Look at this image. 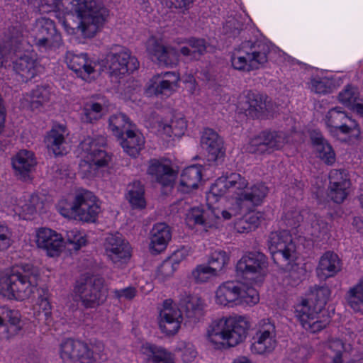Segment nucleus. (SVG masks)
Wrapping results in <instances>:
<instances>
[{
    "instance_id": "774afa93",
    "label": "nucleus",
    "mask_w": 363,
    "mask_h": 363,
    "mask_svg": "<svg viewBox=\"0 0 363 363\" xmlns=\"http://www.w3.org/2000/svg\"><path fill=\"white\" fill-rule=\"evenodd\" d=\"M286 225L291 228L300 226V223L303 220V215L296 210L288 211L284 216Z\"/></svg>"
},
{
    "instance_id": "ea45409f",
    "label": "nucleus",
    "mask_w": 363,
    "mask_h": 363,
    "mask_svg": "<svg viewBox=\"0 0 363 363\" xmlns=\"http://www.w3.org/2000/svg\"><path fill=\"white\" fill-rule=\"evenodd\" d=\"M311 140L317 156L327 164H333L335 162V153L331 145L319 133L311 135Z\"/></svg>"
},
{
    "instance_id": "bb28decb",
    "label": "nucleus",
    "mask_w": 363,
    "mask_h": 363,
    "mask_svg": "<svg viewBox=\"0 0 363 363\" xmlns=\"http://www.w3.org/2000/svg\"><path fill=\"white\" fill-rule=\"evenodd\" d=\"M13 63L14 71L26 82L37 76L41 69L37 57L29 54L21 56Z\"/></svg>"
},
{
    "instance_id": "39448f33",
    "label": "nucleus",
    "mask_w": 363,
    "mask_h": 363,
    "mask_svg": "<svg viewBox=\"0 0 363 363\" xmlns=\"http://www.w3.org/2000/svg\"><path fill=\"white\" fill-rule=\"evenodd\" d=\"M104 143V138L87 137L79 145L78 155L82 157L79 165L84 176H97L101 169L108 167L111 156L102 149Z\"/></svg>"
},
{
    "instance_id": "aec40b11",
    "label": "nucleus",
    "mask_w": 363,
    "mask_h": 363,
    "mask_svg": "<svg viewBox=\"0 0 363 363\" xmlns=\"http://www.w3.org/2000/svg\"><path fill=\"white\" fill-rule=\"evenodd\" d=\"M104 247L106 255L115 264L126 262L131 256L129 243L119 233L108 235Z\"/></svg>"
},
{
    "instance_id": "c03bdc74",
    "label": "nucleus",
    "mask_w": 363,
    "mask_h": 363,
    "mask_svg": "<svg viewBox=\"0 0 363 363\" xmlns=\"http://www.w3.org/2000/svg\"><path fill=\"white\" fill-rule=\"evenodd\" d=\"M107 106V103L104 97L99 99V101H89L84 104L81 113V120L85 123H94L100 119L104 110Z\"/></svg>"
},
{
    "instance_id": "c85d7f7f",
    "label": "nucleus",
    "mask_w": 363,
    "mask_h": 363,
    "mask_svg": "<svg viewBox=\"0 0 363 363\" xmlns=\"http://www.w3.org/2000/svg\"><path fill=\"white\" fill-rule=\"evenodd\" d=\"M342 263L338 255L333 252H326L320 258L316 272L321 279L334 277L341 270Z\"/></svg>"
},
{
    "instance_id": "72a5a7b5",
    "label": "nucleus",
    "mask_w": 363,
    "mask_h": 363,
    "mask_svg": "<svg viewBox=\"0 0 363 363\" xmlns=\"http://www.w3.org/2000/svg\"><path fill=\"white\" fill-rule=\"evenodd\" d=\"M37 162L34 153L27 150H20L12 158V166L16 174L26 178L33 171Z\"/></svg>"
},
{
    "instance_id": "f03ea898",
    "label": "nucleus",
    "mask_w": 363,
    "mask_h": 363,
    "mask_svg": "<svg viewBox=\"0 0 363 363\" xmlns=\"http://www.w3.org/2000/svg\"><path fill=\"white\" fill-rule=\"evenodd\" d=\"M36 2L40 11L60 12L76 16L77 29L85 38L93 37L107 20L108 10L100 0H28Z\"/></svg>"
},
{
    "instance_id": "3c124183",
    "label": "nucleus",
    "mask_w": 363,
    "mask_h": 363,
    "mask_svg": "<svg viewBox=\"0 0 363 363\" xmlns=\"http://www.w3.org/2000/svg\"><path fill=\"white\" fill-rule=\"evenodd\" d=\"M259 301V295L253 288L239 284L238 297L237 306L252 307Z\"/></svg>"
},
{
    "instance_id": "cd10ccee",
    "label": "nucleus",
    "mask_w": 363,
    "mask_h": 363,
    "mask_svg": "<svg viewBox=\"0 0 363 363\" xmlns=\"http://www.w3.org/2000/svg\"><path fill=\"white\" fill-rule=\"evenodd\" d=\"M186 321L190 324L199 322L204 315L203 301L195 296H187L180 302Z\"/></svg>"
},
{
    "instance_id": "864d4df0",
    "label": "nucleus",
    "mask_w": 363,
    "mask_h": 363,
    "mask_svg": "<svg viewBox=\"0 0 363 363\" xmlns=\"http://www.w3.org/2000/svg\"><path fill=\"white\" fill-rule=\"evenodd\" d=\"M127 199L133 208H143L145 206L144 188L140 182H133L128 185Z\"/></svg>"
},
{
    "instance_id": "0e129e2a",
    "label": "nucleus",
    "mask_w": 363,
    "mask_h": 363,
    "mask_svg": "<svg viewBox=\"0 0 363 363\" xmlns=\"http://www.w3.org/2000/svg\"><path fill=\"white\" fill-rule=\"evenodd\" d=\"M177 269V266H175L173 262L167 258L162 262L160 267H158L156 274L157 278L159 280L164 281L172 277Z\"/></svg>"
},
{
    "instance_id": "49530a36",
    "label": "nucleus",
    "mask_w": 363,
    "mask_h": 363,
    "mask_svg": "<svg viewBox=\"0 0 363 363\" xmlns=\"http://www.w3.org/2000/svg\"><path fill=\"white\" fill-rule=\"evenodd\" d=\"M330 294L331 291L328 286H315L311 289L308 297L305 298L304 299L310 301L312 305L315 306L323 312L325 306L329 300Z\"/></svg>"
},
{
    "instance_id": "f3484780",
    "label": "nucleus",
    "mask_w": 363,
    "mask_h": 363,
    "mask_svg": "<svg viewBox=\"0 0 363 363\" xmlns=\"http://www.w3.org/2000/svg\"><path fill=\"white\" fill-rule=\"evenodd\" d=\"M182 311L171 299L164 301L160 311L159 327L167 335H174L179 330L182 322Z\"/></svg>"
},
{
    "instance_id": "5fc2aeb1",
    "label": "nucleus",
    "mask_w": 363,
    "mask_h": 363,
    "mask_svg": "<svg viewBox=\"0 0 363 363\" xmlns=\"http://www.w3.org/2000/svg\"><path fill=\"white\" fill-rule=\"evenodd\" d=\"M229 259L225 251L217 249L208 255L207 264L219 274L228 264Z\"/></svg>"
},
{
    "instance_id": "09e8293b",
    "label": "nucleus",
    "mask_w": 363,
    "mask_h": 363,
    "mask_svg": "<svg viewBox=\"0 0 363 363\" xmlns=\"http://www.w3.org/2000/svg\"><path fill=\"white\" fill-rule=\"evenodd\" d=\"M326 354L328 355L334 354L333 363H342V352H349L351 350V345H346L340 339H330L325 344Z\"/></svg>"
},
{
    "instance_id": "58836bf2",
    "label": "nucleus",
    "mask_w": 363,
    "mask_h": 363,
    "mask_svg": "<svg viewBox=\"0 0 363 363\" xmlns=\"http://www.w3.org/2000/svg\"><path fill=\"white\" fill-rule=\"evenodd\" d=\"M7 38L6 45L3 46L0 45V68L7 66L9 50H11L13 47L15 50L18 48V44L23 38L21 27L20 26L12 27L9 30Z\"/></svg>"
},
{
    "instance_id": "6e6d98bb",
    "label": "nucleus",
    "mask_w": 363,
    "mask_h": 363,
    "mask_svg": "<svg viewBox=\"0 0 363 363\" xmlns=\"http://www.w3.org/2000/svg\"><path fill=\"white\" fill-rule=\"evenodd\" d=\"M206 47L203 39H191L189 47L184 46L180 52L189 60H197L206 51Z\"/></svg>"
},
{
    "instance_id": "7ed1b4c3",
    "label": "nucleus",
    "mask_w": 363,
    "mask_h": 363,
    "mask_svg": "<svg viewBox=\"0 0 363 363\" xmlns=\"http://www.w3.org/2000/svg\"><path fill=\"white\" fill-rule=\"evenodd\" d=\"M37 274L25 269L0 273V295L9 300L28 299L37 289Z\"/></svg>"
},
{
    "instance_id": "a18cd8bd",
    "label": "nucleus",
    "mask_w": 363,
    "mask_h": 363,
    "mask_svg": "<svg viewBox=\"0 0 363 363\" xmlns=\"http://www.w3.org/2000/svg\"><path fill=\"white\" fill-rule=\"evenodd\" d=\"M62 44L63 40L61 33L55 28L32 45L41 52H48L60 48Z\"/></svg>"
},
{
    "instance_id": "e433bc0d",
    "label": "nucleus",
    "mask_w": 363,
    "mask_h": 363,
    "mask_svg": "<svg viewBox=\"0 0 363 363\" xmlns=\"http://www.w3.org/2000/svg\"><path fill=\"white\" fill-rule=\"evenodd\" d=\"M141 352L147 363H174L173 354L161 347L145 343L141 347Z\"/></svg>"
},
{
    "instance_id": "9d476101",
    "label": "nucleus",
    "mask_w": 363,
    "mask_h": 363,
    "mask_svg": "<svg viewBox=\"0 0 363 363\" xmlns=\"http://www.w3.org/2000/svg\"><path fill=\"white\" fill-rule=\"evenodd\" d=\"M294 316L303 328L310 333H317L330 323V318L310 301L302 298L294 306Z\"/></svg>"
},
{
    "instance_id": "f257e3e1",
    "label": "nucleus",
    "mask_w": 363,
    "mask_h": 363,
    "mask_svg": "<svg viewBox=\"0 0 363 363\" xmlns=\"http://www.w3.org/2000/svg\"><path fill=\"white\" fill-rule=\"evenodd\" d=\"M268 193L265 184L257 182L248 186L247 180L238 173L222 176L206 194L207 208H190L186 221L189 225H198L205 230L218 228L223 221L261 205Z\"/></svg>"
},
{
    "instance_id": "79ce46f5",
    "label": "nucleus",
    "mask_w": 363,
    "mask_h": 363,
    "mask_svg": "<svg viewBox=\"0 0 363 363\" xmlns=\"http://www.w3.org/2000/svg\"><path fill=\"white\" fill-rule=\"evenodd\" d=\"M340 103L363 116V103L357 89L347 85L338 95Z\"/></svg>"
},
{
    "instance_id": "20e7f679",
    "label": "nucleus",
    "mask_w": 363,
    "mask_h": 363,
    "mask_svg": "<svg viewBox=\"0 0 363 363\" xmlns=\"http://www.w3.org/2000/svg\"><path fill=\"white\" fill-rule=\"evenodd\" d=\"M247 323L239 317H223L212 321L207 330L208 340L216 345L234 347L247 336Z\"/></svg>"
},
{
    "instance_id": "7c9ffc66",
    "label": "nucleus",
    "mask_w": 363,
    "mask_h": 363,
    "mask_svg": "<svg viewBox=\"0 0 363 363\" xmlns=\"http://www.w3.org/2000/svg\"><path fill=\"white\" fill-rule=\"evenodd\" d=\"M50 91L48 87L37 86L30 92L26 93L21 99L23 108L34 111L39 108L44 103L49 101Z\"/></svg>"
},
{
    "instance_id": "c9c22d12",
    "label": "nucleus",
    "mask_w": 363,
    "mask_h": 363,
    "mask_svg": "<svg viewBox=\"0 0 363 363\" xmlns=\"http://www.w3.org/2000/svg\"><path fill=\"white\" fill-rule=\"evenodd\" d=\"M44 209V203L38 195L25 196L23 200H20L15 211L18 213L23 219H30V216L35 213H42Z\"/></svg>"
},
{
    "instance_id": "a211bd4d",
    "label": "nucleus",
    "mask_w": 363,
    "mask_h": 363,
    "mask_svg": "<svg viewBox=\"0 0 363 363\" xmlns=\"http://www.w3.org/2000/svg\"><path fill=\"white\" fill-rule=\"evenodd\" d=\"M179 80V74L175 72H164L155 74L150 79L146 93L150 96H170L176 91Z\"/></svg>"
},
{
    "instance_id": "2f4dec72",
    "label": "nucleus",
    "mask_w": 363,
    "mask_h": 363,
    "mask_svg": "<svg viewBox=\"0 0 363 363\" xmlns=\"http://www.w3.org/2000/svg\"><path fill=\"white\" fill-rule=\"evenodd\" d=\"M238 291L239 283L225 281L220 285L216 291V303L223 306H237Z\"/></svg>"
},
{
    "instance_id": "680f3d73",
    "label": "nucleus",
    "mask_w": 363,
    "mask_h": 363,
    "mask_svg": "<svg viewBox=\"0 0 363 363\" xmlns=\"http://www.w3.org/2000/svg\"><path fill=\"white\" fill-rule=\"evenodd\" d=\"M50 294L47 289H42L38 295L37 304L39 308L44 313L46 321H49L51 318L52 306L49 301Z\"/></svg>"
},
{
    "instance_id": "9b49d317",
    "label": "nucleus",
    "mask_w": 363,
    "mask_h": 363,
    "mask_svg": "<svg viewBox=\"0 0 363 363\" xmlns=\"http://www.w3.org/2000/svg\"><path fill=\"white\" fill-rule=\"evenodd\" d=\"M268 247L272 259L277 264L288 266L296 258V245L286 230L272 233Z\"/></svg>"
},
{
    "instance_id": "b1692460",
    "label": "nucleus",
    "mask_w": 363,
    "mask_h": 363,
    "mask_svg": "<svg viewBox=\"0 0 363 363\" xmlns=\"http://www.w3.org/2000/svg\"><path fill=\"white\" fill-rule=\"evenodd\" d=\"M67 135L68 132L65 125L55 124L45 137L46 147L55 156L66 154L67 152Z\"/></svg>"
},
{
    "instance_id": "4c0bfd02",
    "label": "nucleus",
    "mask_w": 363,
    "mask_h": 363,
    "mask_svg": "<svg viewBox=\"0 0 363 363\" xmlns=\"http://www.w3.org/2000/svg\"><path fill=\"white\" fill-rule=\"evenodd\" d=\"M264 96L249 92L245 96V105L242 108L245 111L246 115L252 117H259L267 110L268 104Z\"/></svg>"
},
{
    "instance_id": "bf43d9fd",
    "label": "nucleus",
    "mask_w": 363,
    "mask_h": 363,
    "mask_svg": "<svg viewBox=\"0 0 363 363\" xmlns=\"http://www.w3.org/2000/svg\"><path fill=\"white\" fill-rule=\"evenodd\" d=\"M311 350L305 346L294 347L286 363H306L311 356Z\"/></svg>"
},
{
    "instance_id": "a19ab883",
    "label": "nucleus",
    "mask_w": 363,
    "mask_h": 363,
    "mask_svg": "<svg viewBox=\"0 0 363 363\" xmlns=\"http://www.w3.org/2000/svg\"><path fill=\"white\" fill-rule=\"evenodd\" d=\"M125 137H121V145L124 151L131 157H136L143 149L145 138L141 133L133 130H127Z\"/></svg>"
},
{
    "instance_id": "ddd939ff",
    "label": "nucleus",
    "mask_w": 363,
    "mask_h": 363,
    "mask_svg": "<svg viewBox=\"0 0 363 363\" xmlns=\"http://www.w3.org/2000/svg\"><path fill=\"white\" fill-rule=\"evenodd\" d=\"M277 331L275 324L270 319H262L257 325L252 337L251 352L257 354L271 353L276 347Z\"/></svg>"
},
{
    "instance_id": "a878e982",
    "label": "nucleus",
    "mask_w": 363,
    "mask_h": 363,
    "mask_svg": "<svg viewBox=\"0 0 363 363\" xmlns=\"http://www.w3.org/2000/svg\"><path fill=\"white\" fill-rule=\"evenodd\" d=\"M201 145L207 152L208 160L216 161L224 155L222 139L211 128L203 130L201 138Z\"/></svg>"
},
{
    "instance_id": "69168bd1",
    "label": "nucleus",
    "mask_w": 363,
    "mask_h": 363,
    "mask_svg": "<svg viewBox=\"0 0 363 363\" xmlns=\"http://www.w3.org/2000/svg\"><path fill=\"white\" fill-rule=\"evenodd\" d=\"M12 243V232L7 225L0 223V251L8 249Z\"/></svg>"
},
{
    "instance_id": "5701e85b",
    "label": "nucleus",
    "mask_w": 363,
    "mask_h": 363,
    "mask_svg": "<svg viewBox=\"0 0 363 363\" xmlns=\"http://www.w3.org/2000/svg\"><path fill=\"white\" fill-rule=\"evenodd\" d=\"M146 49L152 60L165 66H172L178 61V52L176 49L164 47L156 38H150L146 43Z\"/></svg>"
},
{
    "instance_id": "4468645a",
    "label": "nucleus",
    "mask_w": 363,
    "mask_h": 363,
    "mask_svg": "<svg viewBox=\"0 0 363 363\" xmlns=\"http://www.w3.org/2000/svg\"><path fill=\"white\" fill-rule=\"evenodd\" d=\"M267 267L266 256L259 252H252L240 258L236 264V271L244 279L258 282L265 275Z\"/></svg>"
},
{
    "instance_id": "052dcab7",
    "label": "nucleus",
    "mask_w": 363,
    "mask_h": 363,
    "mask_svg": "<svg viewBox=\"0 0 363 363\" xmlns=\"http://www.w3.org/2000/svg\"><path fill=\"white\" fill-rule=\"evenodd\" d=\"M177 350L180 352L182 361L185 363L194 361L197 354L194 345L185 341L179 342Z\"/></svg>"
},
{
    "instance_id": "423d86ee",
    "label": "nucleus",
    "mask_w": 363,
    "mask_h": 363,
    "mask_svg": "<svg viewBox=\"0 0 363 363\" xmlns=\"http://www.w3.org/2000/svg\"><path fill=\"white\" fill-rule=\"evenodd\" d=\"M268 46L261 41L245 40L235 47L230 55L233 69L245 72L258 69L267 62Z\"/></svg>"
},
{
    "instance_id": "2eb2a0df",
    "label": "nucleus",
    "mask_w": 363,
    "mask_h": 363,
    "mask_svg": "<svg viewBox=\"0 0 363 363\" xmlns=\"http://www.w3.org/2000/svg\"><path fill=\"white\" fill-rule=\"evenodd\" d=\"M286 141L282 132L265 130L251 138L245 150L250 153L263 154L281 148Z\"/></svg>"
},
{
    "instance_id": "4be33fe9",
    "label": "nucleus",
    "mask_w": 363,
    "mask_h": 363,
    "mask_svg": "<svg viewBox=\"0 0 363 363\" xmlns=\"http://www.w3.org/2000/svg\"><path fill=\"white\" fill-rule=\"evenodd\" d=\"M329 179V196L337 203L343 202L349 194L351 186L347 172L344 169H333L330 172Z\"/></svg>"
},
{
    "instance_id": "37998d69",
    "label": "nucleus",
    "mask_w": 363,
    "mask_h": 363,
    "mask_svg": "<svg viewBox=\"0 0 363 363\" xmlns=\"http://www.w3.org/2000/svg\"><path fill=\"white\" fill-rule=\"evenodd\" d=\"M56 28L55 22L46 17H40L35 19L30 28L28 30L29 43L32 45Z\"/></svg>"
},
{
    "instance_id": "1a4fd4ad",
    "label": "nucleus",
    "mask_w": 363,
    "mask_h": 363,
    "mask_svg": "<svg viewBox=\"0 0 363 363\" xmlns=\"http://www.w3.org/2000/svg\"><path fill=\"white\" fill-rule=\"evenodd\" d=\"M104 279L96 277L83 276L77 282L74 292L86 308H94L106 299L103 291Z\"/></svg>"
},
{
    "instance_id": "c756f323",
    "label": "nucleus",
    "mask_w": 363,
    "mask_h": 363,
    "mask_svg": "<svg viewBox=\"0 0 363 363\" xmlns=\"http://www.w3.org/2000/svg\"><path fill=\"white\" fill-rule=\"evenodd\" d=\"M172 237L169 227L164 223L153 225L150 232V248L155 253L162 252Z\"/></svg>"
},
{
    "instance_id": "603ef678",
    "label": "nucleus",
    "mask_w": 363,
    "mask_h": 363,
    "mask_svg": "<svg viewBox=\"0 0 363 363\" xmlns=\"http://www.w3.org/2000/svg\"><path fill=\"white\" fill-rule=\"evenodd\" d=\"M130 127L131 123L129 118L122 113L113 115L109 118V128L113 134L118 138L123 137L127 130H130Z\"/></svg>"
},
{
    "instance_id": "de8ad7c7",
    "label": "nucleus",
    "mask_w": 363,
    "mask_h": 363,
    "mask_svg": "<svg viewBox=\"0 0 363 363\" xmlns=\"http://www.w3.org/2000/svg\"><path fill=\"white\" fill-rule=\"evenodd\" d=\"M346 300L354 311L363 313V277L347 291Z\"/></svg>"
},
{
    "instance_id": "6e6552de",
    "label": "nucleus",
    "mask_w": 363,
    "mask_h": 363,
    "mask_svg": "<svg viewBox=\"0 0 363 363\" xmlns=\"http://www.w3.org/2000/svg\"><path fill=\"white\" fill-rule=\"evenodd\" d=\"M58 208L65 217L86 222H94L100 212L96 196L89 191L78 193L72 204H67L62 200L58 203Z\"/></svg>"
},
{
    "instance_id": "13d9d810",
    "label": "nucleus",
    "mask_w": 363,
    "mask_h": 363,
    "mask_svg": "<svg viewBox=\"0 0 363 363\" xmlns=\"http://www.w3.org/2000/svg\"><path fill=\"white\" fill-rule=\"evenodd\" d=\"M193 279L198 283H203L209 281L211 279L218 276L208 264H201L196 266L192 271Z\"/></svg>"
},
{
    "instance_id": "6ab92c4d",
    "label": "nucleus",
    "mask_w": 363,
    "mask_h": 363,
    "mask_svg": "<svg viewBox=\"0 0 363 363\" xmlns=\"http://www.w3.org/2000/svg\"><path fill=\"white\" fill-rule=\"evenodd\" d=\"M35 242L38 248L45 250L51 257L59 256L65 247L62 236L48 228H39L35 230Z\"/></svg>"
},
{
    "instance_id": "412c9836",
    "label": "nucleus",
    "mask_w": 363,
    "mask_h": 363,
    "mask_svg": "<svg viewBox=\"0 0 363 363\" xmlns=\"http://www.w3.org/2000/svg\"><path fill=\"white\" fill-rule=\"evenodd\" d=\"M65 62L68 67L85 81H91L95 77L96 62L88 57L86 53H74L68 51Z\"/></svg>"
},
{
    "instance_id": "473e14b6",
    "label": "nucleus",
    "mask_w": 363,
    "mask_h": 363,
    "mask_svg": "<svg viewBox=\"0 0 363 363\" xmlns=\"http://www.w3.org/2000/svg\"><path fill=\"white\" fill-rule=\"evenodd\" d=\"M201 165H191L186 167L182 172L179 190L182 193H189L198 187L202 178Z\"/></svg>"
},
{
    "instance_id": "8fccbe9b",
    "label": "nucleus",
    "mask_w": 363,
    "mask_h": 363,
    "mask_svg": "<svg viewBox=\"0 0 363 363\" xmlns=\"http://www.w3.org/2000/svg\"><path fill=\"white\" fill-rule=\"evenodd\" d=\"M311 224L306 229V235H311L315 239H324L329 234L330 225L321 217L313 216Z\"/></svg>"
},
{
    "instance_id": "e2e57ef3",
    "label": "nucleus",
    "mask_w": 363,
    "mask_h": 363,
    "mask_svg": "<svg viewBox=\"0 0 363 363\" xmlns=\"http://www.w3.org/2000/svg\"><path fill=\"white\" fill-rule=\"evenodd\" d=\"M66 240L69 244L73 245V248L76 250L84 246L86 242L85 235L77 228L67 232Z\"/></svg>"
},
{
    "instance_id": "0eeeda50",
    "label": "nucleus",
    "mask_w": 363,
    "mask_h": 363,
    "mask_svg": "<svg viewBox=\"0 0 363 363\" xmlns=\"http://www.w3.org/2000/svg\"><path fill=\"white\" fill-rule=\"evenodd\" d=\"M59 353L65 363H95L97 359L104 361L108 357L103 343L89 345L84 341L72 338L61 342Z\"/></svg>"
},
{
    "instance_id": "dca6fc26",
    "label": "nucleus",
    "mask_w": 363,
    "mask_h": 363,
    "mask_svg": "<svg viewBox=\"0 0 363 363\" xmlns=\"http://www.w3.org/2000/svg\"><path fill=\"white\" fill-rule=\"evenodd\" d=\"M324 121L327 128L334 136L338 133L349 134L354 130H359L357 123L340 107L330 109L324 118Z\"/></svg>"
},
{
    "instance_id": "f704fd0d",
    "label": "nucleus",
    "mask_w": 363,
    "mask_h": 363,
    "mask_svg": "<svg viewBox=\"0 0 363 363\" xmlns=\"http://www.w3.org/2000/svg\"><path fill=\"white\" fill-rule=\"evenodd\" d=\"M186 128L187 123L185 118L181 115H177L173 117L170 123L159 121L157 132L161 137L164 138L181 137L184 134Z\"/></svg>"
},
{
    "instance_id": "4d7b16f0",
    "label": "nucleus",
    "mask_w": 363,
    "mask_h": 363,
    "mask_svg": "<svg viewBox=\"0 0 363 363\" xmlns=\"http://www.w3.org/2000/svg\"><path fill=\"white\" fill-rule=\"evenodd\" d=\"M6 322L12 325H17L20 322V313L18 311L11 310L6 306L0 307V336L7 333Z\"/></svg>"
},
{
    "instance_id": "f8f14e48",
    "label": "nucleus",
    "mask_w": 363,
    "mask_h": 363,
    "mask_svg": "<svg viewBox=\"0 0 363 363\" xmlns=\"http://www.w3.org/2000/svg\"><path fill=\"white\" fill-rule=\"evenodd\" d=\"M104 67L112 76L118 77L133 72L139 67L138 59L131 55L128 49L115 46L106 55Z\"/></svg>"
},
{
    "instance_id": "393cba45",
    "label": "nucleus",
    "mask_w": 363,
    "mask_h": 363,
    "mask_svg": "<svg viewBox=\"0 0 363 363\" xmlns=\"http://www.w3.org/2000/svg\"><path fill=\"white\" fill-rule=\"evenodd\" d=\"M147 172L153 180L162 186L171 185L176 178V172L167 160H151Z\"/></svg>"
},
{
    "instance_id": "338daca9",
    "label": "nucleus",
    "mask_w": 363,
    "mask_h": 363,
    "mask_svg": "<svg viewBox=\"0 0 363 363\" xmlns=\"http://www.w3.org/2000/svg\"><path fill=\"white\" fill-rule=\"evenodd\" d=\"M192 254V250L189 247H182L174 252V253L168 257L173 264L178 267L179 263L186 259Z\"/></svg>"
}]
</instances>
